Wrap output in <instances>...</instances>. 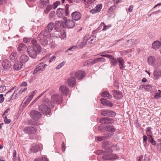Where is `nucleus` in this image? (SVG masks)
<instances>
[{
  "label": "nucleus",
  "instance_id": "nucleus-25",
  "mask_svg": "<svg viewBox=\"0 0 161 161\" xmlns=\"http://www.w3.org/2000/svg\"><path fill=\"white\" fill-rule=\"evenodd\" d=\"M161 45V42L159 41H155L153 43L152 47L153 49H157L160 47Z\"/></svg>",
  "mask_w": 161,
  "mask_h": 161
},
{
  "label": "nucleus",
  "instance_id": "nucleus-53",
  "mask_svg": "<svg viewBox=\"0 0 161 161\" xmlns=\"http://www.w3.org/2000/svg\"><path fill=\"white\" fill-rule=\"evenodd\" d=\"M4 122L5 124H9L11 122V120L10 119H8L6 116L4 117Z\"/></svg>",
  "mask_w": 161,
  "mask_h": 161
},
{
  "label": "nucleus",
  "instance_id": "nucleus-22",
  "mask_svg": "<svg viewBox=\"0 0 161 161\" xmlns=\"http://www.w3.org/2000/svg\"><path fill=\"white\" fill-rule=\"evenodd\" d=\"M104 130L108 132H113L115 130L114 127L112 125H109L106 126L104 128Z\"/></svg>",
  "mask_w": 161,
  "mask_h": 161
},
{
  "label": "nucleus",
  "instance_id": "nucleus-51",
  "mask_svg": "<svg viewBox=\"0 0 161 161\" xmlns=\"http://www.w3.org/2000/svg\"><path fill=\"white\" fill-rule=\"evenodd\" d=\"M65 63L64 61L63 62H62L60 64H58V65L56 68V69H58L62 67L64 64Z\"/></svg>",
  "mask_w": 161,
  "mask_h": 161
},
{
  "label": "nucleus",
  "instance_id": "nucleus-36",
  "mask_svg": "<svg viewBox=\"0 0 161 161\" xmlns=\"http://www.w3.org/2000/svg\"><path fill=\"white\" fill-rule=\"evenodd\" d=\"M103 26V28L102 30L103 31H106L110 27V25H105V24L104 23H102L100 25L99 28H100V27H102V26Z\"/></svg>",
  "mask_w": 161,
  "mask_h": 161
},
{
  "label": "nucleus",
  "instance_id": "nucleus-13",
  "mask_svg": "<svg viewBox=\"0 0 161 161\" xmlns=\"http://www.w3.org/2000/svg\"><path fill=\"white\" fill-rule=\"evenodd\" d=\"M2 65L3 69L5 70H8L11 66L10 61L7 59H4L2 61Z\"/></svg>",
  "mask_w": 161,
  "mask_h": 161
},
{
  "label": "nucleus",
  "instance_id": "nucleus-4",
  "mask_svg": "<svg viewBox=\"0 0 161 161\" xmlns=\"http://www.w3.org/2000/svg\"><path fill=\"white\" fill-rule=\"evenodd\" d=\"M85 75V72L82 70H78L76 72H73L71 73V75L74 76L77 79L80 80L83 78Z\"/></svg>",
  "mask_w": 161,
  "mask_h": 161
},
{
  "label": "nucleus",
  "instance_id": "nucleus-26",
  "mask_svg": "<svg viewBox=\"0 0 161 161\" xmlns=\"http://www.w3.org/2000/svg\"><path fill=\"white\" fill-rule=\"evenodd\" d=\"M148 63L151 65H154L156 63L155 58L152 56H150L147 59Z\"/></svg>",
  "mask_w": 161,
  "mask_h": 161
},
{
  "label": "nucleus",
  "instance_id": "nucleus-19",
  "mask_svg": "<svg viewBox=\"0 0 161 161\" xmlns=\"http://www.w3.org/2000/svg\"><path fill=\"white\" fill-rule=\"evenodd\" d=\"M23 65V64L22 62L17 61L14 64L13 68L16 70H19L21 69Z\"/></svg>",
  "mask_w": 161,
  "mask_h": 161
},
{
  "label": "nucleus",
  "instance_id": "nucleus-17",
  "mask_svg": "<svg viewBox=\"0 0 161 161\" xmlns=\"http://www.w3.org/2000/svg\"><path fill=\"white\" fill-rule=\"evenodd\" d=\"M68 85L70 87H73L76 83V80L75 78L72 76L69 78L68 80Z\"/></svg>",
  "mask_w": 161,
  "mask_h": 161
},
{
  "label": "nucleus",
  "instance_id": "nucleus-64",
  "mask_svg": "<svg viewBox=\"0 0 161 161\" xmlns=\"http://www.w3.org/2000/svg\"><path fill=\"white\" fill-rule=\"evenodd\" d=\"M40 158L41 161H47V158L45 157H41Z\"/></svg>",
  "mask_w": 161,
  "mask_h": 161
},
{
  "label": "nucleus",
  "instance_id": "nucleus-8",
  "mask_svg": "<svg viewBox=\"0 0 161 161\" xmlns=\"http://www.w3.org/2000/svg\"><path fill=\"white\" fill-rule=\"evenodd\" d=\"M115 147L114 146H112L111 148H110L109 146L108 147L107 146L106 148H109V149H108L107 151L108 152H109V153H106L102 157L103 159L104 160H111V153L112 152V149Z\"/></svg>",
  "mask_w": 161,
  "mask_h": 161
},
{
  "label": "nucleus",
  "instance_id": "nucleus-39",
  "mask_svg": "<svg viewBox=\"0 0 161 161\" xmlns=\"http://www.w3.org/2000/svg\"><path fill=\"white\" fill-rule=\"evenodd\" d=\"M41 4L43 6V7H45L48 3H49V0H41Z\"/></svg>",
  "mask_w": 161,
  "mask_h": 161
},
{
  "label": "nucleus",
  "instance_id": "nucleus-48",
  "mask_svg": "<svg viewBox=\"0 0 161 161\" xmlns=\"http://www.w3.org/2000/svg\"><path fill=\"white\" fill-rule=\"evenodd\" d=\"M161 92H158L157 93H156L154 95V98L156 99L158 98L161 97Z\"/></svg>",
  "mask_w": 161,
  "mask_h": 161
},
{
  "label": "nucleus",
  "instance_id": "nucleus-14",
  "mask_svg": "<svg viewBox=\"0 0 161 161\" xmlns=\"http://www.w3.org/2000/svg\"><path fill=\"white\" fill-rule=\"evenodd\" d=\"M112 119L108 117L102 118L100 119V122L102 124H109L113 123Z\"/></svg>",
  "mask_w": 161,
  "mask_h": 161
},
{
  "label": "nucleus",
  "instance_id": "nucleus-61",
  "mask_svg": "<svg viewBox=\"0 0 161 161\" xmlns=\"http://www.w3.org/2000/svg\"><path fill=\"white\" fill-rule=\"evenodd\" d=\"M102 124L100 125L98 127V130L100 131H103V130H104V128H103V127L102 125Z\"/></svg>",
  "mask_w": 161,
  "mask_h": 161
},
{
  "label": "nucleus",
  "instance_id": "nucleus-24",
  "mask_svg": "<svg viewBox=\"0 0 161 161\" xmlns=\"http://www.w3.org/2000/svg\"><path fill=\"white\" fill-rule=\"evenodd\" d=\"M59 90L61 93L67 95L69 89L66 86H61L60 87Z\"/></svg>",
  "mask_w": 161,
  "mask_h": 161
},
{
  "label": "nucleus",
  "instance_id": "nucleus-3",
  "mask_svg": "<svg viewBox=\"0 0 161 161\" xmlns=\"http://www.w3.org/2000/svg\"><path fill=\"white\" fill-rule=\"evenodd\" d=\"M51 101L53 103H60L63 101L62 96L59 94H54L51 97Z\"/></svg>",
  "mask_w": 161,
  "mask_h": 161
},
{
  "label": "nucleus",
  "instance_id": "nucleus-34",
  "mask_svg": "<svg viewBox=\"0 0 161 161\" xmlns=\"http://www.w3.org/2000/svg\"><path fill=\"white\" fill-rule=\"evenodd\" d=\"M111 65L112 66H115L117 65L118 63L117 59L113 57L110 60Z\"/></svg>",
  "mask_w": 161,
  "mask_h": 161
},
{
  "label": "nucleus",
  "instance_id": "nucleus-56",
  "mask_svg": "<svg viewBox=\"0 0 161 161\" xmlns=\"http://www.w3.org/2000/svg\"><path fill=\"white\" fill-rule=\"evenodd\" d=\"M4 98L3 97V95L2 94H0V103H2L4 101Z\"/></svg>",
  "mask_w": 161,
  "mask_h": 161
},
{
  "label": "nucleus",
  "instance_id": "nucleus-20",
  "mask_svg": "<svg viewBox=\"0 0 161 161\" xmlns=\"http://www.w3.org/2000/svg\"><path fill=\"white\" fill-rule=\"evenodd\" d=\"M43 66H44V63H40L37 65L34 71V74H35L38 72L43 71L44 70V67Z\"/></svg>",
  "mask_w": 161,
  "mask_h": 161
},
{
  "label": "nucleus",
  "instance_id": "nucleus-32",
  "mask_svg": "<svg viewBox=\"0 0 161 161\" xmlns=\"http://www.w3.org/2000/svg\"><path fill=\"white\" fill-rule=\"evenodd\" d=\"M102 96L104 97H106L108 99H111L112 97V95H110L108 91H104L102 93Z\"/></svg>",
  "mask_w": 161,
  "mask_h": 161
},
{
  "label": "nucleus",
  "instance_id": "nucleus-2",
  "mask_svg": "<svg viewBox=\"0 0 161 161\" xmlns=\"http://www.w3.org/2000/svg\"><path fill=\"white\" fill-rule=\"evenodd\" d=\"M43 103L40 105L39 108V110L44 115L49 114L51 112L50 106L53 107L54 105L52 104L48 99H46L43 101Z\"/></svg>",
  "mask_w": 161,
  "mask_h": 161
},
{
  "label": "nucleus",
  "instance_id": "nucleus-18",
  "mask_svg": "<svg viewBox=\"0 0 161 161\" xmlns=\"http://www.w3.org/2000/svg\"><path fill=\"white\" fill-rule=\"evenodd\" d=\"M100 101L102 104L107 106L111 107L113 105V103H112L105 98H101L100 99Z\"/></svg>",
  "mask_w": 161,
  "mask_h": 161
},
{
  "label": "nucleus",
  "instance_id": "nucleus-63",
  "mask_svg": "<svg viewBox=\"0 0 161 161\" xmlns=\"http://www.w3.org/2000/svg\"><path fill=\"white\" fill-rule=\"evenodd\" d=\"M56 57L55 56H53L52 58L49 60V62L50 63L53 61L55 59Z\"/></svg>",
  "mask_w": 161,
  "mask_h": 161
},
{
  "label": "nucleus",
  "instance_id": "nucleus-59",
  "mask_svg": "<svg viewBox=\"0 0 161 161\" xmlns=\"http://www.w3.org/2000/svg\"><path fill=\"white\" fill-rule=\"evenodd\" d=\"M111 160L112 159H116L118 158L117 156L111 153Z\"/></svg>",
  "mask_w": 161,
  "mask_h": 161
},
{
  "label": "nucleus",
  "instance_id": "nucleus-33",
  "mask_svg": "<svg viewBox=\"0 0 161 161\" xmlns=\"http://www.w3.org/2000/svg\"><path fill=\"white\" fill-rule=\"evenodd\" d=\"M17 53L13 52L10 54L9 57L10 60L13 62H15L17 59Z\"/></svg>",
  "mask_w": 161,
  "mask_h": 161
},
{
  "label": "nucleus",
  "instance_id": "nucleus-23",
  "mask_svg": "<svg viewBox=\"0 0 161 161\" xmlns=\"http://www.w3.org/2000/svg\"><path fill=\"white\" fill-rule=\"evenodd\" d=\"M112 135V133L111 134L108 132L105 136L97 137V139L98 141H102L103 140H104L107 137L111 136Z\"/></svg>",
  "mask_w": 161,
  "mask_h": 161
},
{
  "label": "nucleus",
  "instance_id": "nucleus-11",
  "mask_svg": "<svg viewBox=\"0 0 161 161\" xmlns=\"http://www.w3.org/2000/svg\"><path fill=\"white\" fill-rule=\"evenodd\" d=\"M31 43L34 46V49L36 51V52L38 53H39L42 51V48L40 45L37 44L36 40L33 39L31 41Z\"/></svg>",
  "mask_w": 161,
  "mask_h": 161
},
{
  "label": "nucleus",
  "instance_id": "nucleus-37",
  "mask_svg": "<svg viewBox=\"0 0 161 161\" xmlns=\"http://www.w3.org/2000/svg\"><path fill=\"white\" fill-rule=\"evenodd\" d=\"M148 141L151 142L153 145L155 146L156 145V142L154 140L152 136L148 137Z\"/></svg>",
  "mask_w": 161,
  "mask_h": 161
},
{
  "label": "nucleus",
  "instance_id": "nucleus-52",
  "mask_svg": "<svg viewBox=\"0 0 161 161\" xmlns=\"http://www.w3.org/2000/svg\"><path fill=\"white\" fill-rule=\"evenodd\" d=\"M143 143H145L144 145L145 146V145H146L147 143V137L146 135H144L143 136Z\"/></svg>",
  "mask_w": 161,
  "mask_h": 161
},
{
  "label": "nucleus",
  "instance_id": "nucleus-15",
  "mask_svg": "<svg viewBox=\"0 0 161 161\" xmlns=\"http://www.w3.org/2000/svg\"><path fill=\"white\" fill-rule=\"evenodd\" d=\"M112 92L114 97L116 99H121L123 97L122 93L118 92L116 90H113Z\"/></svg>",
  "mask_w": 161,
  "mask_h": 161
},
{
  "label": "nucleus",
  "instance_id": "nucleus-6",
  "mask_svg": "<svg viewBox=\"0 0 161 161\" xmlns=\"http://www.w3.org/2000/svg\"><path fill=\"white\" fill-rule=\"evenodd\" d=\"M64 22V25L68 28H72L75 26V23L72 19H68L67 20L66 17L63 16V17Z\"/></svg>",
  "mask_w": 161,
  "mask_h": 161
},
{
  "label": "nucleus",
  "instance_id": "nucleus-10",
  "mask_svg": "<svg viewBox=\"0 0 161 161\" xmlns=\"http://www.w3.org/2000/svg\"><path fill=\"white\" fill-rule=\"evenodd\" d=\"M24 131L26 133L30 134H34L36 132V129L32 126H28L24 128Z\"/></svg>",
  "mask_w": 161,
  "mask_h": 161
},
{
  "label": "nucleus",
  "instance_id": "nucleus-38",
  "mask_svg": "<svg viewBox=\"0 0 161 161\" xmlns=\"http://www.w3.org/2000/svg\"><path fill=\"white\" fill-rule=\"evenodd\" d=\"M151 127H148L147 128L146 133L148 136L149 137L152 136V132H151Z\"/></svg>",
  "mask_w": 161,
  "mask_h": 161
},
{
  "label": "nucleus",
  "instance_id": "nucleus-45",
  "mask_svg": "<svg viewBox=\"0 0 161 161\" xmlns=\"http://www.w3.org/2000/svg\"><path fill=\"white\" fill-rule=\"evenodd\" d=\"M115 5L113 6L108 8L107 11V12L110 13L112 12L113 10H115Z\"/></svg>",
  "mask_w": 161,
  "mask_h": 161
},
{
  "label": "nucleus",
  "instance_id": "nucleus-5",
  "mask_svg": "<svg viewBox=\"0 0 161 161\" xmlns=\"http://www.w3.org/2000/svg\"><path fill=\"white\" fill-rule=\"evenodd\" d=\"M30 115L33 120H37L41 118L42 114L39 112L35 110H32L30 112Z\"/></svg>",
  "mask_w": 161,
  "mask_h": 161
},
{
  "label": "nucleus",
  "instance_id": "nucleus-7",
  "mask_svg": "<svg viewBox=\"0 0 161 161\" xmlns=\"http://www.w3.org/2000/svg\"><path fill=\"white\" fill-rule=\"evenodd\" d=\"M27 52L30 57L33 58H36L38 53L32 47L29 46L27 48Z\"/></svg>",
  "mask_w": 161,
  "mask_h": 161
},
{
  "label": "nucleus",
  "instance_id": "nucleus-54",
  "mask_svg": "<svg viewBox=\"0 0 161 161\" xmlns=\"http://www.w3.org/2000/svg\"><path fill=\"white\" fill-rule=\"evenodd\" d=\"M99 58L94 59L92 61V64H94L97 63L99 62Z\"/></svg>",
  "mask_w": 161,
  "mask_h": 161
},
{
  "label": "nucleus",
  "instance_id": "nucleus-29",
  "mask_svg": "<svg viewBox=\"0 0 161 161\" xmlns=\"http://www.w3.org/2000/svg\"><path fill=\"white\" fill-rule=\"evenodd\" d=\"M26 46L23 43H20L19 44L18 48V50L20 52H23L26 49Z\"/></svg>",
  "mask_w": 161,
  "mask_h": 161
},
{
  "label": "nucleus",
  "instance_id": "nucleus-41",
  "mask_svg": "<svg viewBox=\"0 0 161 161\" xmlns=\"http://www.w3.org/2000/svg\"><path fill=\"white\" fill-rule=\"evenodd\" d=\"M133 45V42L132 40H129L127 41V43L126 44V45L127 47H132Z\"/></svg>",
  "mask_w": 161,
  "mask_h": 161
},
{
  "label": "nucleus",
  "instance_id": "nucleus-58",
  "mask_svg": "<svg viewBox=\"0 0 161 161\" xmlns=\"http://www.w3.org/2000/svg\"><path fill=\"white\" fill-rule=\"evenodd\" d=\"M27 88H25L23 89H21L19 91V94H21L22 93H23L24 92H25L26 90H27Z\"/></svg>",
  "mask_w": 161,
  "mask_h": 161
},
{
  "label": "nucleus",
  "instance_id": "nucleus-46",
  "mask_svg": "<svg viewBox=\"0 0 161 161\" xmlns=\"http://www.w3.org/2000/svg\"><path fill=\"white\" fill-rule=\"evenodd\" d=\"M93 39H91V38H90L89 39H88L87 37H86V41L87 43V46H88L90 44L92 43V41H93Z\"/></svg>",
  "mask_w": 161,
  "mask_h": 161
},
{
  "label": "nucleus",
  "instance_id": "nucleus-44",
  "mask_svg": "<svg viewBox=\"0 0 161 161\" xmlns=\"http://www.w3.org/2000/svg\"><path fill=\"white\" fill-rule=\"evenodd\" d=\"M102 5L101 4L97 5L96 7L95 8L96 9V11L98 12H100L102 9Z\"/></svg>",
  "mask_w": 161,
  "mask_h": 161
},
{
  "label": "nucleus",
  "instance_id": "nucleus-42",
  "mask_svg": "<svg viewBox=\"0 0 161 161\" xmlns=\"http://www.w3.org/2000/svg\"><path fill=\"white\" fill-rule=\"evenodd\" d=\"M31 41V38H28L27 37H24L23 38V41L25 43H27L30 42Z\"/></svg>",
  "mask_w": 161,
  "mask_h": 161
},
{
  "label": "nucleus",
  "instance_id": "nucleus-9",
  "mask_svg": "<svg viewBox=\"0 0 161 161\" xmlns=\"http://www.w3.org/2000/svg\"><path fill=\"white\" fill-rule=\"evenodd\" d=\"M101 114L104 116L113 117L116 115V113L115 112L110 110L105 109L102 111Z\"/></svg>",
  "mask_w": 161,
  "mask_h": 161
},
{
  "label": "nucleus",
  "instance_id": "nucleus-47",
  "mask_svg": "<svg viewBox=\"0 0 161 161\" xmlns=\"http://www.w3.org/2000/svg\"><path fill=\"white\" fill-rule=\"evenodd\" d=\"M15 91L13 94L10 96V98L8 101H9L10 99L13 100L16 98L17 94L16 93H15Z\"/></svg>",
  "mask_w": 161,
  "mask_h": 161
},
{
  "label": "nucleus",
  "instance_id": "nucleus-16",
  "mask_svg": "<svg viewBox=\"0 0 161 161\" xmlns=\"http://www.w3.org/2000/svg\"><path fill=\"white\" fill-rule=\"evenodd\" d=\"M71 16L73 19L75 21L79 20L81 17V14L78 12L75 11L72 13Z\"/></svg>",
  "mask_w": 161,
  "mask_h": 161
},
{
  "label": "nucleus",
  "instance_id": "nucleus-62",
  "mask_svg": "<svg viewBox=\"0 0 161 161\" xmlns=\"http://www.w3.org/2000/svg\"><path fill=\"white\" fill-rule=\"evenodd\" d=\"M55 12L54 11H52L49 14V17L50 18H52L53 16L55 14Z\"/></svg>",
  "mask_w": 161,
  "mask_h": 161
},
{
  "label": "nucleus",
  "instance_id": "nucleus-55",
  "mask_svg": "<svg viewBox=\"0 0 161 161\" xmlns=\"http://www.w3.org/2000/svg\"><path fill=\"white\" fill-rule=\"evenodd\" d=\"M6 90V86H2L0 87V92H2Z\"/></svg>",
  "mask_w": 161,
  "mask_h": 161
},
{
  "label": "nucleus",
  "instance_id": "nucleus-1",
  "mask_svg": "<svg viewBox=\"0 0 161 161\" xmlns=\"http://www.w3.org/2000/svg\"><path fill=\"white\" fill-rule=\"evenodd\" d=\"M54 26V23L52 22H50L47 25L45 29L42 31L38 36L37 39L42 46H46L48 45V42L47 38Z\"/></svg>",
  "mask_w": 161,
  "mask_h": 161
},
{
  "label": "nucleus",
  "instance_id": "nucleus-31",
  "mask_svg": "<svg viewBox=\"0 0 161 161\" xmlns=\"http://www.w3.org/2000/svg\"><path fill=\"white\" fill-rule=\"evenodd\" d=\"M29 60V57L23 54L20 58V61L23 64L24 63L27 62Z\"/></svg>",
  "mask_w": 161,
  "mask_h": 161
},
{
  "label": "nucleus",
  "instance_id": "nucleus-28",
  "mask_svg": "<svg viewBox=\"0 0 161 161\" xmlns=\"http://www.w3.org/2000/svg\"><path fill=\"white\" fill-rule=\"evenodd\" d=\"M66 11V9L58 8L57 11V14L59 17H61L64 15V12Z\"/></svg>",
  "mask_w": 161,
  "mask_h": 161
},
{
  "label": "nucleus",
  "instance_id": "nucleus-35",
  "mask_svg": "<svg viewBox=\"0 0 161 161\" xmlns=\"http://www.w3.org/2000/svg\"><path fill=\"white\" fill-rule=\"evenodd\" d=\"M61 21H56L54 25V28L56 31H58L59 30V27L61 24Z\"/></svg>",
  "mask_w": 161,
  "mask_h": 161
},
{
  "label": "nucleus",
  "instance_id": "nucleus-43",
  "mask_svg": "<svg viewBox=\"0 0 161 161\" xmlns=\"http://www.w3.org/2000/svg\"><path fill=\"white\" fill-rule=\"evenodd\" d=\"M52 6L51 5H47L46 10H45V12L47 13L52 9Z\"/></svg>",
  "mask_w": 161,
  "mask_h": 161
},
{
  "label": "nucleus",
  "instance_id": "nucleus-60",
  "mask_svg": "<svg viewBox=\"0 0 161 161\" xmlns=\"http://www.w3.org/2000/svg\"><path fill=\"white\" fill-rule=\"evenodd\" d=\"M90 12L92 14H96L98 12H97V11H96V9L95 8H94L91 10L90 11Z\"/></svg>",
  "mask_w": 161,
  "mask_h": 161
},
{
  "label": "nucleus",
  "instance_id": "nucleus-40",
  "mask_svg": "<svg viewBox=\"0 0 161 161\" xmlns=\"http://www.w3.org/2000/svg\"><path fill=\"white\" fill-rule=\"evenodd\" d=\"M86 36H85L82 42H81V44L80 45V47H83L84 46H86L87 43L86 42Z\"/></svg>",
  "mask_w": 161,
  "mask_h": 161
},
{
  "label": "nucleus",
  "instance_id": "nucleus-57",
  "mask_svg": "<svg viewBox=\"0 0 161 161\" xmlns=\"http://www.w3.org/2000/svg\"><path fill=\"white\" fill-rule=\"evenodd\" d=\"M67 4L66 6V11L64 12V15L65 14L66 16H68L69 15V12L68 11V8L67 7Z\"/></svg>",
  "mask_w": 161,
  "mask_h": 161
},
{
  "label": "nucleus",
  "instance_id": "nucleus-27",
  "mask_svg": "<svg viewBox=\"0 0 161 161\" xmlns=\"http://www.w3.org/2000/svg\"><path fill=\"white\" fill-rule=\"evenodd\" d=\"M155 79L161 76V71L159 69H156L153 73Z\"/></svg>",
  "mask_w": 161,
  "mask_h": 161
},
{
  "label": "nucleus",
  "instance_id": "nucleus-50",
  "mask_svg": "<svg viewBox=\"0 0 161 161\" xmlns=\"http://www.w3.org/2000/svg\"><path fill=\"white\" fill-rule=\"evenodd\" d=\"M152 86L150 85H144L142 86V88L145 89H148L150 90V89L152 88Z\"/></svg>",
  "mask_w": 161,
  "mask_h": 161
},
{
  "label": "nucleus",
  "instance_id": "nucleus-12",
  "mask_svg": "<svg viewBox=\"0 0 161 161\" xmlns=\"http://www.w3.org/2000/svg\"><path fill=\"white\" fill-rule=\"evenodd\" d=\"M36 91H33L31 93V94L28 97H26L25 98L24 100H23V103L25 106L27 105L30 102V101L33 98L34 94L33 93H36Z\"/></svg>",
  "mask_w": 161,
  "mask_h": 161
},
{
  "label": "nucleus",
  "instance_id": "nucleus-30",
  "mask_svg": "<svg viewBox=\"0 0 161 161\" xmlns=\"http://www.w3.org/2000/svg\"><path fill=\"white\" fill-rule=\"evenodd\" d=\"M117 61L119 62V64L120 68L123 69L124 68V64L123 59L120 57H119L117 58Z\"/></svg>",
  "mask_w": 161,
  "mask_h": 161
},
{
  "label": "nucleus",
  "instance_id": "nucleus-49",
  "mask_svg": "<svg viewBox=\"0 0 161 161\" xmlns=\"http://www.w3.org/2000/svg\"><path fill=\"white\" fill-rule=\"evenodd\" d=\"M60 3V2L59 1H57L54 3L53 5V9H55Z\"/></svg>",
  "mask_w": 161,
  "mask_h": 161
},
{
  "label": "nucleus",
  "instance_id": "nucleus-21",
  "mask_svg": "<svg viewBox=\"0 0 161 161\" xmlns=\"http://www.w3.org/2000/svg\"><path fill=\"white\" fill-rule=\"evenodd\" d=\"M39 149V146L38 145H34L30 148L29 153L31 154L37 152Z\"/></svg>",
  "mask_w": 161,
  "mask_h": 161
}]
</instances>
